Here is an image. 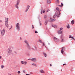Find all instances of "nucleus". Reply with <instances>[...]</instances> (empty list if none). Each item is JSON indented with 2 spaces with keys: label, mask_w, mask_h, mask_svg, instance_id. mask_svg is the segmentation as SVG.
<instances>
[{
  "label": "nucleus",
  "mask_w": 75,
  "mask_h": 75,
  "mask_svg": "<svg viewBox=\"0 0 75 75\" xmlns=\"http://www.w3.org/2000/svg\"><path fill=\"white\" fill-rule=\"evenodd\" d=\"M71 24L72 25L73 24H74V20H73L72 21H71Z\"/></svg>",
  "instance_id": "nucleus-17"
},
{
  "label": "nucleus",
  "mask_w": 75,
  "mask_h": 75,
  "mask_svg": "<svg viewBox=\"0 0 75 75\" xmlns=\"http://www.w3.org/2000/svg\"><path fill=\"white\" fill-rule=\"evenodd\" d=\"M50 11V10H49V9L47 10V12H48V11Z\"/></svg>",
  "instance_id": "nucleus-34"
},
{
  "label": "nucleus",
  "mask_w": 75,
  "mask_h": 75,
  "mask_svg": "<svg viewBox=\"0 0 75 75\" xmlns=\"http://www.w3.org/2000/svg\"><path fill=\"white\" fill-rule=\"evenodd\" d=\"M42 13V11H41V14Z\"/></svg>",
  "instance_id": "nucleus-45"
},
{
  "label": "nucleus",
  "mask_w": 75,
  "mask_h": 75,
  "mask_svg": "<svg viewBox=\"0 0 75 75\" xmlns=\"http://www.w3.org/2000/svg\"><path fill=\"white\" fill-rule=\"evenodd\" d=\"M61 7H62V6H63V4H62V3H61Z\"/></svg>",
  "instance_id": "nucleus-36"
},
{
  "label": "nucleus",
  "mask_w": 75,
  "mask_h": 75,
  "mask_svg": "<svg viewBox=\"0 0 75 75\" xmlns=\"http://www.w3.org/2000/svg\"><path fill=\"white\" fill-rule=\"evenodd\" d=\"M18 74H19V71H18Z\"/></svg>",
  "instance_id": "nucleus-46"
},
{
  "label": "nucleus",
  "mask_w": 75,
  "mask_h": 75,
  "mask_svg": "<svg viewBox=\"0 0 75 75\" xmlns=\"http://www.w3.org/2000/svg\"><path fill=\"white\" fill-rule=\"evenodd\" d=\"M67 28H70V26H69V24H68V25L67 26Z\"/></svg>",
  "instance_id": "nucleus-22"
},
{
  "label": "nucleus",
  "mask_w": 75,
  "mask_h": 75,
  "mask_svg": "<svg viewBox=\"0 0 75 75\" xmlns=\"http://www.w3.org/2000/svg\"><path fill=\"white\" fill-rule=\"evenodd\" d=\"M40 24L41 25V23H40Z\"/></svg>",
  "instance_id": "nucleus-51"
},
{
  "label": "nucleus",
  "mask_w": 75,
  "mask_h": 75,
  "mask_svg": "<svg viewBox=\"0 0 75 75\" xmlns=\"http://www.w3.org/2000/svg\"><path fill=\"white\" fill-rule=\"evenodd\" d=\"M59 6H61V5H60Z\"/></svg>",
  "instance_id": "nucleus-55"
},
{
  "label": "nucleus",
  "mask_w": 75,
  "mask_h": 75,
  "mask_svg": "<svg viewBox=\"0 0 75 75\" xmlns=\"http://www.w3.org/2000/svg\"><path fill=\"white\" fill-rule=\"evenodd\" d=\"M2 58V57L1 56H0V59H1Z\"/></svg>",
  "instance_id": "nucleus-43"
},
{
  "label": "nucleus",
  "mask_w": 75,
  "mask_h": 75,
  "mask_svg": "<svg viewBox=\"0 0 75 75\" xmlns=\"http://www.w3.org/2000/svg\"><path fill=\"white\" fill-rule=\"evenodd\" d=\"M5 25L7 27V28H8V27H9V25H8V18H5Z\"/></svg>",
  "instance_id": "nucleus-1"
},
{
  "label": "nucleus",
  "mask_w": 75,
  "mask_h": 75,
  "mask_svg": "<svg viewBox=\"0 0 75 75\" xmlns=\"http://www.w3.org/2000/svg\"><path fill=\"white\" fill-rule=\"evenodd\" d=\"M36 60H37V59L35 58H33L32 59V60L33 61H34V62H35L36 61Z\"/></svg>",
  "instance_id": "nucleus-11"
},
{
  "label": "nucleus",
  "mask_w": 75,
  "mask_h": 75,
  "mask_svg": "<svg viewBox=\"0 0 75 75\" xmlns=\"http://www.w3.org/2000/svg\"><path fill=\"white\" fill-rule=\"evenodd\" d=\"M40 72L42 73V74H44V73H45V71L43 70H41L40 71Z\"/></svg>",
  "instance_id": "nucleus-12"
},
{
  "label": "nucleus",
  "mask_w": 75,
  "mask_h": 75,
  "mask_svg": "<svg viewBox=\"0 0 75 75\" xmlns=\"http://www.w3.org/2000/svg\"><path fill=\"white\" fill-rule=\"evenodd\" d=\"M64 48V47H62V50H61V53L62 54H63V53H64V50H63V49Z\"/></svg>",
  "instance_id": "nucleus-16"
},
{
  "label": "nucleus",
  "mask_w": 75,
  "mask_h": 75,
  "mask_svg": "<svg viewBox=\"0 0 75 75\" xmlns=\"http://www.w3.org/2000/svg\"><path fill=\"white\" fill-rule=\"evenodd\" d=\"M13 27V26H12V25L11 26V28H12V27Z\"/></svg>",
  "instance_id": "nucleus-48"
},
{
  "label": "nucleus",
  "mask_w": 75,
  "mask_h": 75,
  "mask_svg": "<svg viewBox=\"0 0 75 75\" xmlns=\"http://www.w3.org/2000/svg\"><path fill=\"white\" fill-rule=\"evenodd\" d=\"M56 10H57V11H59V8H56Z\"/></svg>",
  "instance_id": "nucleus-27"
},
{
  "label": "nucleus",
  "mask_w": 75,
  "mask_h": 75,
  "mask_svg": "<svg viewBox=\"0 0 75 75\" xmlns=\"http://www.w3.org/2000/svg\"><path fill=\"white\" fill-rule=\"evenodd\" d=\"M41 8H42V7H41Z\"/></svg>",
  "instance_id": "nucleus-40"
},
{
  "label": "nucleus",
  "mask_w": 75,
  "mask_h": 75,
  "mask_svg": "<svg viewBox=\"0 0 75 75\" xmlns=\"http://www.w3.org/2000/svg\"><path fill=\"white\" fill-rule=\"evenodd\" d=\"M58 33L59 34H61L62 33V31L61 30H59L58 32Z\"/></svg>",
  "instance_id": "nucleus-18"
},
{
  "label": "nucleus",
  "mask_w": 75,
  "mask_h": 75,
  "mask_svg": "<svg viewBox=\"0 0 75 75\" xmlns=\"http://www.w3.org/2000/svg\"><path fill=\"white\" fill-rule=\"evenodd\" d=\"M47 23H48V21H46L45 23V25H46L47 24Z\"/></svg>",
  "instance_id": "nucleus-25"
},
{
  "label": "nucleus",
  "mask_w": 75,
  "mask_h": 75,
  "mask_svg": "<svg viewBox=\"0 0 75 75\" xmlns=\"http://www.w3.org/2000/svg\"><path fill=\"white\" fill-rule=\"evenodd\" d=\"M56 20V19H53L52 20H50V21L51 22H52V21H55Z\"/></svg>",
  "instance_id": "nucleus-15"
},
{
  "label": "nucleus",
  "mask_w": 75,
  "mask_h": 75,
  "mask_svg": "<svg viewBox=\"0 0 75 75\" xmlns=\"http://www.w3.org/2000/svg\"><path fill=\"white\" fill-rule=\"evenodd\" d=\"M22 64H24V65H27V62L26 61H21Z\"/></svg>",
  "instance_id": "nucleus-8"
},
{
  "label": "nucleus",
  "mask_w": 75,
  "mask_h": 75,
  "mask_svg": "<svg viewBox=\"0 0 75 75\" xmlns=\"http://www.w3.org/2000/svg\"><path fill=\"white\" fill-rule=\"evenodd\" d=\"M47 1L48 3L50 4L51 3V1L50 0H47Z\"/></svg>",
  "instance_id": "nucleus-19"
},
{
  "label": "nucleus",
  "mask_w": 75,
  "mask_h": 75,
  "mask_svg": "<svg viewBox=\"0 0 75 75\" xmlns=\"http://www.w3.org/2000/svg\"><path fill=\"white\" fill-rule=\"evenodd\" d=\"M39 41H40V42H41V43H42V40H39Z\"/></svg>",
  "instance_id": "nucleus-28"
},
{
  "label": "nucleus",
  "mask_w": 75,
  "mask_h": 75,
  "mask_svg": "<svg viewBox=\"0 0 75 75\" xmlns=\"http://www.w3.org/2000/svg\"><path fill=\"white\" fill-rule=\"evenodd\" d=\"M60 41L61 42H64V39H62L60 40Z\"/></svg>",
  "instance_id": "nucleus-24"
},
{
  "label": "nucleus",
  "mask_w": 75,
  "mask_h": 75,
  "mask_svg": "<svg viewBox=\"0 0 75 75\" xmlns=\"http://www.w3.org/2000/svg\"><path fill=\"white\" fill-rule=\"evenodd\" d=\"M21 72L19 71V74H20V73Z\"/></svg>",
  "instance_id": "nucleus-53"
},
{
  "label": "nucleus",
  "mask_w": 75,
  "mask_h": 75,
  "mask_svg": "<svg viewBox=\"0 0 75 75\" xmlns=\"http://www.w3.org/2000/svg\"><path fill=\"white\" fill-rule=\"evenodd\" d=\"M8 75H11V74H8Z\"/></svg>",
  "instance_id": "nucleus-49"
},
{
  "label": "nucleus",
  "mask_w": 75,
  "mask_h": 75,
  "mask_svg": "<svg viewBox=\"0 0 75 75\" xmlns=\"http://www.w3.org/2000/svg\"><path fill=\"white\" fill-rule=\"evenodd\" d=\"M67 64H63V66H64V65H66Z\"/></svg>",
  "instance_id": "nucleus-38"
},
{
  "label": "nucleus",
  "mask_w": 75,
  "mask_h": 75,
  "mask_svg": "<svg viewBox=\"0 0 75 75\" xmlns=\"http://www.w3.org/2000/svg\"><path fill=\"white\" fill-rule=\"evenodd\" d=\"M20 40H22V39L21 38H20Z\"/></svg>",
  "instance_id": "nucleus-52"
},
{
  "label": "nucleus",
  "mask_w": 75,
  "mask_h": 75,
  "mask_svg": "<svg viewBox=\"0 0 75 75\" xmlns=\"http://www.w3.org/2000/svg\"><path fill=\"white\" fill-rule=\"evenodd\" d=\"M69 38H72L73 39H74V38L73 37H72L71 35H69Z\"/></svg>",
  "instance_id": "nucleus-23"
},
{
  "label": "nucleus",
  "mask_w": 75,
  "mask_h": 75,
  "mask_svg": "<svg viewBox=\"0 0 75 75\" xmlns=\"http://www.w3.org/2000/svg\"><path fill=\"white\" fill-rule=\"evenodd\" d=\"M4 34H5V30H4V29L1 30V36H3V35H4Z\"/></svg>",
  "instance_id": "nucleus-7"
},
{
  "label": "nucleus",
  "mask_w": 75,
  "mask_h": 75,
  "mask_svg": "<svg viewBox=\"0 0 75 75\" xmlns=\"http://www.w3.org/2000/svg\"><path fill=\"white\" fill-rule=\"evenodd\" d=\"M11 28H9V30H11Z\"/></svg>",
  "instance_id": "nucleus-42"
},
{
  "label": "nucleus",
  "mask_w": 75,
  "mask_h": 75,
  "mask_svg": "<svg viewBox=\"0 0 75 75\" xmlns=\"http://www.w3.org/2000/svg\"><path fill=\"white\" fill-rule=\"evenodd\" d=\"M16 29L18 31H19V23H18L16 24Z\"/></svg>",
  "instance_id": "nucleus-6"
},
{
  "label": "nucleus",
  "mask_w": 75,
  "mask_h": 75,
  "mask_svg": "<svg viewBox=\"0 0 75 75\" xmlns=\"http://www.w3.org/2000/svg\"><path fill=\"white\" fill-rule=\"evenodd\" d=\"M1 69H3V68H4V65H1Z\"/></svg>",
  "instance_id": "nucleus-21"
},
{
  "label": "nucleus",
  "mask_w": 75,
  "mask_h": 75,
  "mask_svg": "<svg viewBox=\"0 0 75 75\" xmlns=\"http://www.w3.org/2000/svg\"><path fill=\"white\" fill-rule=\"evenodd\" d=\"M45 10H43V13H45Z\"/></svg>",
  "instance_id": "nucleus-30"
},
{
  "label": "nucleus",
  "mask_w": 75,
  "mask_h": 75,
  "mask_svg": "<svg viewBox=\"0 0 75 75\" xmlns=\"http://www.w3.org/2000/svg\"><path fill=\"white\" fill-rule=\"evenodd\" d=\"M35 33H38V32H37V31H35Z\"/></svg>",
  "instance_id": "nucleus-31"
},
{
  "label": "nucleus",
  "mask_w": 75,
  "mask_h": 75,
  "mask_svg": "<svg viewBox=\"0 0 75 75\" xmlns=\"http://www.w3.org/2000/svg\"><path fill=\"white\" fill-rule=\"evenodd\" d=\"M30 6L28 5L25 11L26 12H27V11H28V9H29V8H30Z\"/></svg>",
  "instance_id": "nucleus-10"
},
{
  "label": "nucleus",
  "mask_w": 75,
  "mask_h": 75,
  "mask_svg": "<svg viewBox=\"0 0 75 75\" xmlns=\"http://www.w3.org/2000/svg\"><path fill=\"white\" fill-rule=\"evenodd\" d=\"M18 6H19V1L18 0L17 3L15 5V7H16V8H17L18 9L19 8Z\"/></svg>",
  "instance_id": "nucleus-5"
},
{
  "label": "nucleus",
  "mask_w": 75,
  "mask_h": 75,
  "mask_svg": "<svg viewBox=\"0 0 75 75\" xmlns=\"http://www.w3.org/2000/svg\"><path fill=\"white\" fill-rule=\"evenodd\" d=\"M61 71H62V69H61Z\"/></svg>",
  "instance_id": "nucleus-50"
},
{
  "label": "nucleus",
  "mask_w": 75,
  "mask_h": 75,
  "mask_svg": "<svg viewBox=\"0 0 75 75\" xmlns=\"http://www.w3.org/2000/svg\"><path fill=\"white\" fill-rule=\"evenodd\" d=\"M32 28L33 29L34 28V25H32Z\"/></svg>",
  "instance_id": "nucleus-37"
},
{
  "label": "nucleus",
  "mask_w": 75,
  "mask_h": 75,
  "mask_svg": "<svg viewBox=\"0 0 75 75\" xmlns=\"http://www.w3.org/2000/svg\"><path fill=\"white\" fill-rule=\"evenodd\" d=\"M57 2L58 3H59V1H57Z\"/></svg>",
  "instance_id": "nucleus-33"
},
{
  "label": "nucleus",
  "mask_w": 75,
  "mask_h": 75,
  "mask_svg": "<svg viewBox=\"0 0 75 75\" xmlns=\"http://www.w3.org/2000/svg\"><path fill=\"white\" fill-rule=\"evenodd\" d=\"M28 60H30V61H32V59H28Z\"/></svg>",
  "instance_id": "nucleus-29"
},
{
  "label": "nucleus",
  "mask_w": 75,
  "mask_h": 75,
  "mask_svg": "<svg viewBox=\"0 0 75 75\" xmlns=\"http://www.w3.org/2000/svg\"><path fill=\"white\" fill-rule=\"evenodd\" d=\"M24 42L26 44V46L29 49H31V47H30V46L29 45H28V41L27 40H25Z\"/></svg>",
  "instance_id": "nucleus-4"
},
{
  "label": "nucleus",
  "mask_w": 75,
  "mask_h": 75,
  "mask_svg": "<svg viewBox=\"0 0 75 75\" xmlns=\"http://www.w3.org/2000/svg\"><path fill=\"white\" fill-rule=\"evenodd\" d=\"M7 54L9 55L11 54V53L12 52V50H11V49L10 48H8L7 50Z\"/></svg>",
  "instance_id": "nucleus-3"
},
{
  "label": "nucleus",
  "mask_w": 75,
  "mask_h": 75,
  "mask_svg": "<svg viewBox=\"0 0 75 75\" xmlns=\"http://www.w3.org/2000/svg\"><path fill=\"white\" fill-rule=\"evenodd\" d=\"M43 46H44V45H45V44L44 43H43Z\"/></svg>",
  "instance_id": "nucleus-35"
},
{
  "label": "nucleus",
  "mask_w": 75,
  "mask_h": 75,
  "mask_svg": "<svg viewBox=\"0 0 75 75\" xmlns=\"http://www.w3.org/2000/svg\"><path fill=\"white\" fill-rule=\"evenodd\" d=\"M43 54L45 57H47V54L45 53V52H44L43 53Z\"/></svg>",
  "instance_id": "nucleus-13"
},
{
  "label": "nucleus",
  "mask_w": 75,
  "mask_h": 75,
  "mask_svg": "<svg viewBox=\"0 0 75 75\" xmlns=\"http://www.w3.org/2000/svg\"><path fill=\"white\" fill-rule=\"evenodd\" d=\"M32 65H33L34 66H35V67H37V65L35 63H32Z\"/></svg>",
  "instance_id": "nucleus-20"
},
{
  "label": "nucleus",
  "mask_w": 75,
  "mask_h": 75,
  "mask_svg": "<svg viewBox=\"0 0 75 75\" xmlns=\"http://www.w3.org/2000/svg\"><path fill=\"white\" fill-rule=\"evenodd\" d=\"M26 75H30V74H26Z\"/></svg>",
  "instance_id": "nucleus-44"
},
{
  "label": "nucleus",
  "mask_w": 75,
  "mask_h": 75,
  "mask_svg": "<svg viewBox=\"0 0 75 75\" xmlns=\"http://www.w3.org/2000/svg\"><path fill=\"white\" fill-rule=\"evenodd\" d=\"M15 52L16 54H17V52Z\"/></svg>",
  "instance_id": "nucleus-47"
},
{
  "label": "nucleus",
  "mask_w": 75,
  "mask_h": 75,
  "mask_svg": "<svg viewBox=\"0 0 75 75\" xmlns=\"http://www.w3.org/2000/svg\"><path fill=\"white\" fill-rule=\"evenodd\" d=\"M54 40L55 41H56V42H57L59 41V40L58 39H57L56 38H54Z\"/></svg>",
  "instance_id": "nucleus-9"
},
{
  "label": "nucleus",
  "mask_w": 75,
  "mask_h": 75,
  "mask_svg": "<svg viewBox=\"0 0 75 75\" xmlns=\"http://www.w3.org/2000/svg\"><path fill=\"white\" fill-rule=\"evenodd\" d=\"M50 19H51V18H50Z\"/></svg>",
  "instance_id": "nucleus-54"
},
{
  "label": "nucleus",
  "mask_w": 75,
  "mask_h": 75,
  "mask_svg": "<svg viewBox=\"0 0 75 75\" xmlns=\"http://www.w3.org/2000/svg\"><path fill=\"white\" fill-rule=\"evenodd\" d=\"M52 26L53 27L55 28H57V26L55 25H53Z\"/></svg>",
  "instance_id": "nucleus-14"
},
{
  "label": "nucleus",
  "mask_w": 75,
  "mask_h": 75,
  "mask_svg": "<svg viewBox=\"0 0 75 75\" xmlns=\"http://www.w3.org/2000/svg\"><path fill=\"white\" fill-rule=\"evenodd\" d=\"M62 29H63V28H61L60 29V30H62Z\"/></svg>",
  "instance_id": "nucleus-32"
},
{
  "label": "nucleus",
  "mask_w": 75,
  "mask_h": 75,
  "mask_svg": "<svg viewBox=\"0 0 75 75\" xmlns=\"http://www.w3.org/2000/svg\"><path fill=\"white\" fill-rule=\"evenodd\" d=\"M2 21L1 20H0V23H2Z\"/></svg>",
  "instance_id": "nucleus-39"
},
{
  "label": "nucleus",
  "mask_w": 75,
  "mask_h": 75,
  "mask_svg": "<svg viewBox=\"0 0 75 75\" xmlns=\"http://www.w3.org/2000/svg\"><path fill=\"white\" fill-rule=\"evenodd\" d=\"M50 67H52V64H50Z\"/></svg>",
  "instance_id": "nucleus-41"
},
{
  "label": "nucleus",
  "mask_w": 75,
  "mask_h": 75,
  "mask_svg": "<svg viewBox=\"0 0 75 75\" xmlns=\"http://www.w3.org/2000/svg\"><path fill=\"white\" fill-rule=\"evenodd\" d=\"M44 18H47V15H45L44 16Z\"/></svg>",
  "instance_id": "nucleus-26"
},
{
  "label": "nucleus",
  "mask_w": 75,
  "mask_h": 75,
  "mask_svg": "<svg viewBox=\"0 0 75 75\" xmlns=\"http://www.w3.org/2000/svg\"><path fill=\"white\" fill-rule=\"evenodd\" d=\"M61 14L60 12H56L55 13V15L53 16V18H55L57 15V17H59V15Z\"/></svg>",
  "instance_id": "nucleus-2"
}]
</instances>
